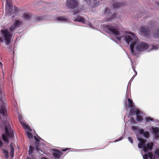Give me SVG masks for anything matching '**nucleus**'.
Segmentation results:
<instances>
[{
	"label": "nucleus",
	"mask_w": 159,
	"mask_h": 159,
	"mask_svg": "<svg viewBox=\"0 0 159 159\" xmlns=\"http://www.w3.org/2000/svg\"><path fill=\"white\" fill-rule=\"evenodd\" d=\"M62 153L61 151L57 149H54L53 150L52 155L55 159H58L62 155Z\"/></svg>",
	"instance_id": "1a4fd4ad"
},
{
	"label": "nucleus",
	"mask_w": 159,
	"mask_h": 159,
	"mask_svg": "<svg viewBox=\"0 0 159 159\" xmlns=\"http://www.w3.org/2000/svg\"><path fill=\"white\" fill-rule=\"evenodd\" d=\"M57 21H66L68 20V19L66 16H60L56 18Z\"/></svg>",
	"instance_id": "4468645a"
},
{
	"label": "nucleus",
	"mask_w": 159,
	"mask_h": 159,
	"mask_svg": "<svg viewBox=\"0 0 159 159\" xmlns=\"http://www.w3.org/2000/svg\"><path fill=\"white\" fill-rule=\"evenodd\" d=\"M132 68L133 70L134 71L135 73V74L132 77V78H131V79L130 80V81L131 80L132 81L133 80V79L137 75V72L136 71V70H135V69L134 68V67H132Z\"/></svg>",
	"instance_id": "cd10ccee"
},
{
	"label": "nucleus",
	"mask_w": 159,
	"mask_h": 159,
	"mask_svg": "<svg viewBox=\"0 0 159 159\" xmlns=\"http://www.w3.org/2000/svg\"><path fill=\"white\" fill-rule=\"evenodd\" d=\"M13 24L16 28H18L22 24V22L20 21L15 20V22Z\"/></svg>",
	"instance_id": "2eb2a0df"
},
{
	"label": "nucleus",
	"mask_w": 159,
	"mask_h": 159,
	"mask_svg": "<svg viewBox=\"0 0 159 159\" xmlns=\"http://www.w3.org/2000/svg\"><path fill=\"white\" fill-rule=\"evenodd\" d=\"M108 17L107 18V20H106L107 21H111V20L112 19V18H113L114 16V15H113L112 16H111V14L109 13L108 15Z\"/></svg>",
	"instance_id": "412c9836"
},
{
	"label": "nucleus",
	"mask_w": 159,
	"mask_h": 159,
	"mask_svg": "<svg viewBox=\"0 0 159 159\" xmlns=\"http://www.w3.org/2000/svg\"><path fill=\"white\" fill-rule=\"evenodd\" d=\"M128 107L131 108L129 111V115L131 116H133L136 114L137 120L139 122L142 121L144 114L134 107V104L132 100L129 98H128Z\"/></svg>",
	"instance_id": "20e7f679"
},
{
	"label": "nucleus",
	"mask_w": 159,
	"mask_h": 159,
	"mask_svg": "<svg viewBox=\"0 0 159 159\" xmlns=\"http://www.w3.org/2000/svg\"><path fill=\"white\" fill-rule=\"evenodd\" d=\"M128 140L131 143H133V141L132 139L130 137H128Z\"/></svg>",
	"instance_id": "72a5a7b5"
},
{
	"label": "nucleus",
	"mask_w": 159,
	"mask_h": 159,
	"mask_svg": "<svg viewBox=\"0 0 159 159\" xmlns=\"http://www.w3.org/2000/svg\"><path fill=\"white\" fill-rule=\"evenodd\" d=\"M66 6L68 7H70V0H66Z\"/></svg>",
	"instance_id": "2f4dec72"
},
{
	"label": "nucleus",
	"mask_w": 159,
	"mask_h": 159,
	"mask_svg": "<svg viewBox=\"0 0 159 159\" xmlns=\"http://www.w3.org/2000/svg\"><path fill=\"white\" fill-rule=\"evenodd\" d=\"M42 159H47L43 157V158H42Z\"/></svg>",
	"instance_id": "c03bdc74"
},
{
	"label": "nucleus",
	"mask_w": 159,
	"mask_h": 159,
	"mask_svg": "<svg viewBox=\"0 0 159 159\" xmlns=\"http://www.w3.org/2000/svg\"><path fill=\"white\" fill-rule=\"evenodd\" d=\"M35 19L37 21H40V20H43L44 19V17L43 16H37L35 17Z\"/></svg>",
	"instance_id": "b1692460"
},
{
	"label": "nucleus",
	"mask_w": 159,
	"mask_h": 159,
	"mask_svg": "<svg viewBox=\"0 0 159 159\" xmlns=\"http://www.w3.org/2000/svg\"><path fill=\"white\" fill-rule=\"evenodd\" d=\"M2 92L0 90V119H2V126L5 127V134H3L2 135L3 140L6 143L9 142L7 137L13 138L14 137V132L12 129L11 126L7 119L6 114V111L5 104L2 100Z\"/></svg>",
	"instance_id": "f03ea898"
},
{
	"label": "nucleus",
	"mask_w": 159,
	"mask_h": 159,
	"mask_svg": "<svg viewBox=\"0 0 159 159\" xmlns=\"http://www.w3.org/2000/svg\"><path fill=\"white\" fill-rule=\"evenodd\" d=\"M123 139V138L122 137H120V138H119L118 139L116 140L114 142H116L119 141H120L122 139Z\"/></svg>",
	"instance_id": "473e14b6"
},
{
	"label": "nucleus",
	"mask_w": 159,
	"mask_h": 159,
	"mask_svg": "<svg viewBox=\"0 0 159 159\" xmlns=\"http://www.w3.org/2000/svg\"><path fill=\"white\" fill-rule=\"evenodd\" d=\"M114 8H117L120 7V3H117L113 5Z\"/></svg>",
	"instance_id": "7c9ffc66"
},
{
	"label": "nucleus",
	"mask_w": 159,
	"mask_h": 159,
	"mask_svg": "<svg viewBox=\"0 0 159 159\" xmlns=\"http://www.w3.org/2000/svg\"><path fill=\"white\" fill-rule=\"evenodd\" d=\"M155 154L157 156L158 159H159V149H157L155 152Z\"/></svg>",
	"instance_id": "c85d7f7f"
},
{
	"label": "nucleus",
	"mask_w": 159,
	"mask_h": 159,
	"mask_svg": "<svg viewBox=\"0 0 159 159\" xmlns=\"http://www.w3.org/2000/svg\"><path fill=\"white\" fill-rule=\"evenodd\" d=\"M3 151V153L5 154V157L6 158H7L8 157V153L7 151L3 149H2Z\"/></svg>",
	"instance_id": "aec40b11"
},
{
	"label": "nucleus",
	"mask_w": 159,
	"mask_h": 159,
	"mask_svg": "<svg viewBox=\"0 0 159 159\" xmlns=\"http://www.w3.org/2000/svg\"><path fill=\"white\" fill-rule=\"evenodd\" d=\"M24 16L25 19L29 20L30 19L31 16L29 15L28 13H24L23 14Z\"/></svg>",
	"instance_id": "f3484780"
},
{
	"label": "nucleus",
	"mask_w": 159,
	"mask_h": 159,
	"mask_svg": "<svg viewBox=\"0 0 159 159\" xmlns=\"http://www.w3.org/2000/svg\"><path fill=\"white\" fill-rule=\"evenodd\" d=\"M34 138L35 140L37 142H39L40 141V140L38 139L37 138L36 136H34Z\"/></svg>",
	"instance_id": "58836bf2"
},
{
	"label": "nucleus",
	"mask_w": 159,
	"mask_h": 159,
	"mask_svg": "<svg viewBox=\"0 0 159 159\" xmlns=\"http://www.w3.org/2000/svg\"><path fill=\"white\" fill-rule=\"evenodd\" d=\"M5 14L7 16H9L15 13H17V7H14L13 9L11 0H6Z\"/></svg>",
	"instance_id": "39448f33"
},
{
	"label": "nucleus",
	"mask_w": 159,
	"mask_h": 159,
	"mask_svg": "<svg viewBox=\"0 0 159 159\" xmlns=\"http://www.w3.org/2000/svg\"><path fill=\"white\" fill-rule=\"evenodd\" d=\"M27 129H28V130L29 131L31 130V129L30 127L29 126H28V127H27V128H26Z\"/></svg>",
	"instance_id": "a19ab883"
},
{
	"label": "nucleus",
	"mask_w": 159,
	"mask_h": 159,
	"mask_svg": "<svg viewBox=\"0 0 159 159\" xmlns=\"http://www.w3.org/2000/svg\"><path fill=\"white\" fill-rule=\"evenodd\" d=\"M16 28H17L13 24V25H11L9 28V30L11 32L12 31L14 30Z\"/></svg>",
	"instance_id": "4be33fe9"
},
{
	"label": "nucleus",
	"mask_w": 159,
	"mask_h": 159,
	"mask_svg": "<svg viewBox=\"0 0 159 159\" xmlns=\"http://www.w3.org/2000/svg\"><path fill=\"white\" fill-rule=\"evenodd\" d=\"M152 130L153 133L154 135V138L158 139L159 138V128L158 127L152 128Z\"/></svg>",
	"instance_id": "9b49d317"
},
{
	"label": "nucleus",
	"mask_w": 159,
	"mask_h": 159,
	"mask_svg": "<svg viewBox=\"0 0 159 159\" xmlns=\"http://www.w3.org/2000/svg\"><path fill=\"white\" fill-rule=\"evenodd\" d=\"M69 149V148H67V149H62V151H65L66 150H68Z\"/></svg>",
	"instance_id": "37998d69"
},
{
	"label": "nucleus",
	"mask_w": 159,
	"mask_h": 159,
	"mask_svg": "<svg viewBox=\"0 0 159 159\" xmlns=\"http://www.w3.org/2000/svg\"><path fill=\"white\" fill-rule=\"evenodd\" d=\"M103 29L107 33L115 35L118 40L125 41L128 44L130 43L131 54L132 55H135L139 52L146 50L149 48L148 44L143 42H139L138 37L134 34L127 32L120 36V32L115 27L105 26Z\"/></svg>",
	"instance_id": "f257e3e1"
},
{
	"label": "nucleus",
	"mask_w": 159,
	"mask_h": 159,
	"mask_svg": "<svg viewBox=\"0 0 159 159\" xmlns=\"http://www.w3.org/2000/svg\"><path fill=\"white\" fill-rule=\"evenodd\" d=\"M28 125H26V124H24L23 125V127H24V128H25V129H26V128H27V127H28Z\"/></svg>",
	"instance_id": "ea45409f"
},
{
	"label": "nucleus",
	"mask_w": 159,
	"mask_h": 159,
	"mask_svg": "<svg viewBox=\"0 0 159 159\" xmlns=\"http://www.w3.org/2000/svg\"><path fill=\"white\" fill-rule=\"evenodd\" d=\"M33 147L30 146L29 147V154L30 155L33 152Z\"/></svg>",
	"instance_id": "a878e982"
},
{
	"label": "nucleus",
	"mask_w": 159,
	"mask_h": 159,
	"mask_svg": "<svg viewBox=\"0 0 159 159\" xmlns=\"http://www.w3.org/2000/svg\"><path fill=\"white\" fill-rule=\"evenodd\" d=\"M129 122L132 125L135 124L136 121L134 119L131 118L129 120Z\"/></svg>",
	"instance_id": "bb28decb"
},
{
	"label": "nucleus",
	"mask_w": 159,
	"mask_h": 159,
	"mask_svg": "<svg viewBox=\"0 0 159 159\" xmlns=\"http://www.w3.org/2000/svg\"><path fill=\"white\" fill-rule=\"evenodd\" d=\"M88 4L91 5L92 7H94L98 6L99 3V0H84Z\"/></svg>",
	"instance_id": "6e6552de"
},
{
	"label": "nucleus",
	"mask_w": 159,
	"mask_h": 159,
	"mask_svg": "<svg viewBox=\"0 0 159 159\" xmlns=\"http://www.w3.org/2000/svg\"><path fill=\"white\" fill-rule=\"evenodd\" d=\"M145 120L146 122L153 121V119L150 116L145 117Z\"/></svg>",
	"instance_id": "a211bd4d"
},
{
	"label": "nucleus",
	"mask_w": 159,
	"mask_h": 159,
	"mask_svg": "<svg viewBox=\"0 0 159 159\" xmlns=\"http://www.w3.org/2000/svg\"><path fill=\"white\" fill-rule=\"evenodd\" d=\"M10 146H11L10 153L11 154V157H13L14 156V150L11 144H10Z\"/></svg>",
	"instance_id": "dca6fc26"
},
{
	"label": "nucleus",
	"mask_w": 159,
	"mask_h": 159,
	"mask_svg": "<svg viewBox=\"0 0 159 159\" xmlns=\"http://www.w3.org/2000/svg\"><path fill=\"white\" fill-rule=\"evenodd\" d=\"M139 133L143 135V136L146 138H148L149 136V133L148 131H144L143 129H139Z\"/></svg>",
	"instance_id": "f8f14e48"
},
{
	"label": "nucleus",
	"mask_w": 159,
	"mask_h": 159,
	"mask_svg": "<svg viewBox=\"0 0 159 159\" xmlns=\"http://www.w3.org/2000/svg\"><path fill=\"white\" fill-rule=\"evenodd\" d=\"M82 11V10L80 9H79L77 11H76L75 13L74 14H75L76 13H80V12H81Z\"/></svg>",
	"instance_id": "4c0bfd02"
},
{
	"label": "nucleus",
	"mask_w": 159,
	"mask_h": 159,
	"mask_svg": "<svg viewBox=\"0 0 159 159\" xmlns=\"http://www.w3.org/2000/svg\"><path fill=\"white\" fill-rule=\"evenodd\" d=\"M110 11V10L109 9H108L107 8H106L105 10V14H106L107 13L109 12Z\"/></svg>",
	"instance_id": "c9c22d12"
},
{
	"label": "nucleus",
	"mask_w": 159,
	"mask_h": 159,
	"mask_svg": "<svg viewBox=\"0 0 159 159\" xmlns=\"http://www.w3.org/2000/svg\"><path fill=\"white\" fill-rule=\"evenodd\" d=\"M39 143H35V145L36 147L35 148L37 152H39V151L40 150L39 148Z\"/></svg>",
	"instance_id": "393cba45"
},
{
	"label": "nucleus",
	"mask_w": 159,
	"mask_h": 159,
	"mask_svg": "<svg viewBox=\"0 0 159 159\" xmlns=\"http://www.w3.org/2000/svg\"><path fill=\"white\" fill-rule=\"evenodd\" d=\"M27 159H31V158H28V157H27Z\"/></svg>",
	"instance_id": "a18cd8bd"
},
{
	"label": "nucleus",
	"mask_w": 159,
	"mask_h": 159,
	"mask_svg": "<svg viewBox=\"0 0 159 159\" xmlns=\"http://www.w3.org/2000/svg\"><path fill=\"white\" fill-rule=\"evenodd\" d=\"M131 129H132L134 131H137L138 129V127L135 126H132L131 127Z\"/></svg>",
	"instance_id": "c756f323"
},
{
	"label": "nucleus",
	"mask_w": 159,
	"mask_h": 159,
	"mask_svg": "<svg viewBox=\"0 0 159 159\" xmlns=\"http://www.w3.org/2000/svg\"><path fill=\"white\" fill-rule=\"evenodd\" d=\"M78 3L77 0H70V11H74L78 8Z\"/></svg>",
	"instance_id": "0eeeda50"
},
{
	"label": "nucleus",
	"mask_w": 159,
	"mask_h": 159,
	"mask_svg": "<svg viewBox=\"0 0 159 159\" xmlns=\"http://www.w3.org/2000/svg\"><path fill=\"white\" fill-rule=\"evenodd\" d=\"M148 33V30L147 28H146L144 26H141L140 28L139 34L141 35H146Z\"/></svg>",
	"instance_id": "9d476101"
},
{
	"label": "nucleus",
	"mask_w": 159,
	"mask_h": 159,
	"mask_svg": "<svg viewBox=\"0 0 159 159\" xmlns=\"http://www.w3.org/2000/svg\"><path fill=\"white\" fill-rule=\"evenodd\" d=\"M137 138L139 143L138 144V147L140 148H143V150L145 153L144 155L142 152L141 153L143 155V159H154L153 154L149 151L152 149L153 146V143H149L146 139L139 138L137 135Z\"/></svg>",
	"instance_id": "7ed1b4c3"
},
{
	"label": "nucleus",
	"mask_w": 159,
	"mask_h": 159,
	"mask_svg": "<svg viewBox=\"0 0 159 159\" xmlns=\"http://www.w3.org/2000/svg\"><path fill=\"white\" fill-rule=\"evenodd\" d=\"M157 47L155 45H153L152 46V49H153L157 50Z\"/></svg>",
	"instance_id": "e433bc0d"
},
{
	"label": "nucleus",
	"mask_w": 159,
	"mask_h": 159,
	"mask_svg": "<svg viewBox=\"0 0 159 159\" xmlns=\"http://www.w3.org/2000/svg\"><path fill=\"white\" fill-rule=\"evenodd\" d=\"M27 135L28 138L30 139H32L33 137V134L30 132H27Z\"/></svg>",
	"instance_id": "5701e85b"
},
{
	"label": "nucleus",
	"mask_w": 159,
	"mask_h": 159,
	"mask_svg": "<svg viewBox=\"0 0 159 159\" xmlns=\"http://www.w3.org/2000/svg\"><path fill=\"white\" fill-rule=\"evenodd\" d=\"M153 35L155 37H159V30L155 31L153 33Z\"/></svg>",
	"instance_id": "6ab92c4d"
},
{
	"label": "nucleus",
	"mask_w": 159,
	"mask_h": 159,
	"mask_svg": "<svg viewBox=\"0 0 159 159\" xmlns=\"http://www.w3.org/2000/svg\"><path fill=\"white\" fill-rule=\"evenodd\" d=\"M3 42L2 39L0 37V43H2Z\"/></svg>",
	"instance_id": "79ce46f5"
},
{
	"label": "nucleus",
	"mask_w": 159,
	"mask_h": 159,
	"mask_svg": "<svg viewBox=\"0 0 159 159\" xmlns=\"http://www.w3.org/2000/svg\"><path fill=\"white\" fill-rule=\"evenodd\" d=\"M88 26H89V27H90L92 28H93V29H94V27L92 25H91L90 23H89V22L88 24Z\"/></svg>",
	"instance_id": "f704fd0d"
},
{
	"label": "nucleus",
	"mask_w": 159,
	"mask_h": 159,
	"mask_svg": "<svg viewBox=\"0 0 159 159\" xmlns=\"http://www.w3.org/2000/svg\"><path fill=\"white\" fill-rule=\"evenodd\" d=\"M73 20L75 21L80 22L83 23H85V20L83 17L80 16H78Z\"/></svg>",
	"instance_id": "ddd939ff"
},
{
	"label": "nucleus",
	"mask_w": 159,
	"mask_h": 159,
	"mask_svg": "<svg viewBox=\"0 0 159 159\" xmlns=\"http://www.w3.org/2000/svg\"><path fill=\"white\" fill-rule=\"evenodd\" d=\"M1 32L4 39L6 41V44H9L12 35L11 32L9 31L7 29L2 30Z\"/></svg>",
	"instance_id": "423d86ee"
}]
</instances>
